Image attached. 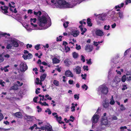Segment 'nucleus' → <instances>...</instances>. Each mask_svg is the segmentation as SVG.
Returning <instances> with one entry per match:
<instances>
[{"label": "nucleus", "mask_w": 131, "mask_h": 131, "mask_svg": "<svg viewBox=\"0 0 131 131\" xmlns=\"http://www.w3.org/2000/svg\"><path fill=\"white\" fill-rule=\"evenodd\" d=\"M46 2L48 4L51 5L53 8H72L74 6H71L64 1H58L57 0H46Z\"/></svg>", "instance_id": "obj_1"}, {"label": "nucleus", "mask_w": 131, "mask_h": 131, "mask_svg": "<svg viewBox=\"0 0 131 131\" xmlns=\"http://www.w3.org/2000/svg\"><path fill=\"white\" fill-rule=\"evenodd\" d=\"M38 20V25L39 26L42 27L41 28H40V29H46L51 25L50 19L48 16L43 15L39 17Z\"/></svg>", "instance_id": "obj_2"}, {"label": "nucleus", "mask_w": 131, "mask_h": 131, "mask_svg": "<svg viewBox=\"0 0 131 131\" xmlns=\"http://www.w3.org/2000/svg\"><path fill=\"white\" fill-rule=\"evenodd\" d=\"M36 21V18H31L30 19L31 26H29L27 24H23V25L26 30L28 31H30L32 30H40V28L38 27L37 25L35 24Z\"/></svg>", "instance_id": "obj_3"}, {"label": "nucleus", "mask_w": 131, "mask_h": 131, "mask_svg": "<svg viewBox=\"0 0 131 131\" xmlns=\"http://www.w3.org/2000/svg\"><path fill=\"white\" fill-rule=\"evenodd\" d=\"M8 42L10 43H8L7 45L6 48L8 49H13L14 48L17 47L19 46V41L15 38L10 37Z\"/></svg>", "instance_id": "obj_4"}, {"label": "nucleus", "mask_w": 131, "mask_h": 131, "mask_svg": "<svg viewBox=\"0 0 131 131\" xmlns=\"http://www.w3.org/2000/svg\"><path fill=\"white\" fill-rule=\"evenodd\" d=\"M108 88L104 85L100 86L98 89L99 93L102 94L104 95L107 94L108 92Z\"/></svg>", "instance_id": "obj_5"}, {"label": "nucleus", "mask_w": 131, "mask_h": 131, "mask_svg": "<svg viewBox=\"0 0 131 131\" xmlns=\"http://www.w3.org/2000/svg\"><path fill=\"white\" fill-rule=\"evenodd\" d=\"M110 123L108 121L107 119H105L103 118L101 120L100 128L102 129H104L105 128V127H102L103 125L105 126L106 127H108L110 126Z\"/></svg>", "instance_id": "obj_6"}, {"label": "nucleus", "mask_w": 131, "mask_h": 131, "mask_svg": "<svg viewBox=\"0 0 131 131\" xmlns=\"http://www.w3.org/2000/svg\"><path fill=\"white\" fill-rule=\"evenodd\" d=\"M19 70L22 72H24L28 69V67L25 62H21L19 65Z\"/></svg>", "instance_id": "obj_7"}, {"label": "nucleus", "mask_w": 131, "mask_h": 131, "mask_svg": "<svg viewBox=\"0 0 131 131\" xmlns=\"http://www.w3.org/2000/svg\"><path fill=\"white\" fill-rule=\"evenodd\" d=\"M99 111V109L97 110V111L95 113V114L92 117V127L93 126V125H94L93 123H97L99 120V117L98 115H97L96 114V113H97Z\"/></svg>", "instance_id": "obj_8"}, {"label": "nucleus", "mask_w": 131, "mask_h": 131, "mask_svg": "<svg viewBox=\"0 0 131 131\" xmlns=\"http://www.w3.org/2000/svg\"><path fill=\"white\" fill-rule=\"evenodd\" d=\"M52 115L54 116V117L56 118L57 121L60 124H61L63 123V122L61 121L62 117L61 116L58 117L57 114L56 113H53L52 114Z\"/></svg>", "instance_id": "obj_9"}, {"label": "nucleus", "mask_w": 131, "mask_h": 131, "mask_svg": "<svg viewBox=\"0 0 131 131\" xmlns=\"http://www.w3.org/2000/svg\"><path fill=\"white\" fill-rule=\"evenodd\" d=\"M95 32L96 35L98 36H102L104 34V32L102 30L98 29H95Z\"/></svg>", "instance_id": "obj_10"}, {"label": "nucleus", "mask_w": 131, "mask_h": 131, "mask_svg": "<svg viewBox=\"0 0 131 131\" xmlns=\"http://www.w3.org/2000/svg\"><path fill=\"white\" fill-rule=\"evenodd\" d=\"M73 71L75 72L77 74H79L81 73V68L79 66H77L75 67V68H73Z\"/></svg>", "instance_id": "obj_11"}, {"label": "nucleus", "mask_w": 131, "mask_h": 131, "mask_svg": "<svg viewBox=\"0 0 131 131\" xmlns=\"http://www.w3.org/2000/svg\"><path fill=\"white\" fill-rule=\"evenodd\" d=\"M93 47L92 45H87L85 47V50L87 52H90L92 51Z\"/></svg>", "instance_id": "obj_12"}, {"label": "nucleus", "mask_w": 131, "mask_h": 131, "mask_svg": "<svg viewBox=\"0 0 131 131\" xmlns=\"http://www.w3.org/2000/svg\"><path fill=\"white\" fill-rule=\"evenodd\" d=\"M32 54L30 53H29L28 54H24L23 55V57L24 59L25 60H26L27 59H29L32 58Z\"/></svg>", "instance_id": "obj_13"}, {"label": "nucleus", "mask_w": 131, "mask_h": 131, "mask_svg": "<svg viewBox=\"0 0 131 131\" xmlns=\"http://www.w3.org/2000/svg\"><path fill=\"white\" fill-rule=\"evenodd\" d=\"M79 32L78 30H73L70 32V34L72 35L74 37H76L78 36L79 34Z\"/></svg>", "instance_id": "obj_14"}, {"label": "nucleus", "mask_w": 131, "mask_h": 131, "mask_svg": "<svg viewBox=\"0 0 131 131\" xmlns=\"http://www.w3.org/2000/svg\"><path fill=\"white\" fill-rule=\"evenodd\" d=\"M25 118L28 121H32L35 117L33 116H31L27 115H26L25 116Z\"/></svg>", "instance_id": "obj_15"}, {"label": "nucleus", "mask_w": 131, "mask_h": 131, "mask_svg": "<svg viewBox=\"0 0 131 131\" xmlns=\"http://www.w3.org/2000/svg\"><path fill=\"white\" fill-rule=\"evenodd\" d=\"M65 75L67 77H73V75L71 71L69 70L66 71L65 73Z\"/></svg>", "instance_id": "obj_16"}, {"label": "nucleus", "mask_w": 131, "mask_h": 131, "mask_svg": "<svg viewBox=\"0 0 131 131\" xmlns=\"http://www.w3.org/2000/svg\"><path fill=\"white\" fill-rule=\"evenodd\" d=\"M1 8L3 13L6 14L8 13L7 10L8 9V8L6 6H1Z\"/></svg>", "instance_id": "obj_17"}, {"label": "nucleus", "mask_w": 131, "mask_h": 131, "mask_svg": "<svg viewBox=\"0 0 131 131\" xmlns=\"http://www.w3.org/2000/svg\"><path fill=\"white\" fill-rule=\"evenodd\" d=\"M106 15L105 14H102L99 15V17L101 20H104L106 19Z\"/></svg>", "instance_id": "obj_18"}, {"label": "nucleus", "mask_w": 131, "mask_h": 131, "mask_svg": "<svg viewBox=\"0 0 131 131\" xmlns=\"http://www.w3.org/2000/svg\"><path fill=\"white\" fill-rule=\"evenodd\" d=\"M124 5V3H122L121 4H119V5L116 6L115 7V9H117L116 10L117 11H118L120 10V9H117L118 8H121L123 7V5Z\"/></svg>", "instance_id": "obj_19"}, {"label": "nucleus", "mask_w": 131, "mask_h": 131, "mask_svg": "<svg viewBox=\"0 0 131 131\" xmlns=\"http://www.w3.org/2000/svg\"><path fill=\"white\" fill-rule=\"evenodd\" d=\"M79 28L81 29V31L82 32L81 34L82 35H83L84 33L86 31L87 29L85 28H82V25H81L79 26Z\"/></svg>", "instance_id": "obj_20"}, {"label": "nucleus", "mask_w": 131, "mask_h": 131, "mask_svg": "<svg viewBox=\"0 0 131 131\" xmlns=\"http://www.w3.org/2000/svg\"><path fill=\"white\" fill-rule=\"evenodd\" d=\"M116 15L118 16L120 19H123L124 17L123 13L122 12H119L116 13Z\"/></svg>", "instance_id": "obj_21"}, {"label": "nucleus", "mask_w": 131, "mask_h": 131, "mask_svg": "<svg viewBox=\"0 0 131 131\" xmlns=\"http://www.w3.org/2000/svg\"><path fill=\"white\" fill-rule=\"evenodd\" d=\"M14 115L16 117L18 118H20L22 116L21 113L20 112H17L15 113H14Z\"/></svg>", "instance_id": "obj_22"}, {"label": "nucleus", "mask_w": 131, "mask_h": 131, "mask_svg": "<svg viewBox=\"0 0 131 131\" xmlns=\"http://www.w3.org/2000/svg\"><path fill=\"white\" fill-rule=\"evenodd\" d=\"M71 105L72 106L71 107V111L72 112H73L75 111V107L77 105V104H74L73 103H72L71 104Z\"/></svg>", "instance_id": "obj_23"}, {"label": "nucleus", "mask_w": 131, "mask_h": 131, "mask_svg": "<svg viewBox=\"0 0 131 131\" xmlns=\"http://www.w3.org/2000/svg\"><path fill=\"white\" fill-rule=\"evenodd\" d=\"M52 62L53 63H58L60 62V60L56 58H54L52 59Z\"/></svg>", "instance_id": "obj_24"}, {"label": "nucleus", "mask_w": 131, "mask_h": 131, "mask_svg": "<svg viewBox=\"0 0 131 131\" xmlns=\"http://www.w3.org/2000/svg\"><path fill=\"white\" fill-rule=\"evenodd\" d=\"M45 130L46 131H51L52 130V128L51 126H45Z\"/></svg>", "instance_id": "obj_25"}, {"label": "nucleus", "mask_w": 131, "mask_h": 131, "mask_svg": "<svg viewBox=\"0 0 131 131\" xmlns=\"http://www.w3.org/2000/svg\"><path fill=\"white\" fill-rule=\"evenodd\" d=\"M114 80L116 83H117L120 81L121 79L118 77H116L114 79Z\"/></svg>", "instance_id": "obj_26"}, {"label": "nucleus", "mask_w": 131, "mask_h": 131, "mask_svg": "<svg viewBox=\"0 0 131 131\" xmlns=\"http://www.w3.org/2000/svg\"><path fill=\"white\" fill-rule=\"evenodd\" d=\"M34 15L39 16L41 15V12L40 11H38V12L34 11Z\"/></svg>", "instance_id": "obj_27"}, {"label": "nucleus", "mask_w": 131, "mask_h": 131, "mask_svg": "<svg viewBox=\"0 0 131 131\" xmlns=\"http://www.w3.org/2000/svg\"><path fill=\"white\" fill-rule=\"evenodd\" d=\"M72 56L73 58H76L78 57L79 55L78 53L75 52H74L72 53Z\"/></svg>", "instance_id": "obj_28"}, {"label": "nucleus", "mask_w": 131, "mask_h": 131, "mask_svg": "<svg viewBox=\"0 0 131 131\" xmlns=\"http://www.w3.org/2000/svg\"><path fill=\"white\" fill-rule=\"evenodd\" d=\"M110 101L109 102L110 104L112 105H113L114 104L115 102L114 100L113 96H112L111 98L110 99Z\"/></svg>", "instance_id": "obj_29"}, {"label": "nucleus", "mask_w": 131, "mask_h": 131, "mask_svg": "<svg viewBox=\"0 0 131 131\" xmlns=\"http://www.w3.org/2000/svg\"><path fill=\"white\" fill-rule=\"evenodd\" d=\"M47 76V74H43L40 77V79L41 81H43Z\"/></svg>", "instance_id": "obj_30"}, {"label": "nucleus", "mask_w": 131, "mask_h": 131, "mask_svg": "<svg viewBox=\"0 0 131 131\" xmlns=\"http://www.w3.org/2000/svg\"><path fill=\"white\" fill-rule=\"evenodd\" d=\"M15 3L13 2H11L9 4V6L10 8H14L15 7V6L14 5Z\"/></svg>", "instance_id": "obj_31"}, {"label": "nucleus", "mask_w": 131, "mask_h": 131, "mask_svg": "<svg viewBox=\"0 0 131 131\" xmlns=\"http://www.w3.org/2000/svg\"><path fill=\"white\" fill-rule=\"evenodd\" d=\"M126 79L127 80H131V74H126Z\"/></svg>", "instance_id": "obj_32"}, {"label": "nucleus", "mask_w": 131, "mask_h": 131, "mask_svg": "<svg viewBox=\"0 0 131 131\" xmlns=\"http://www.w3.org/2000/svg\"><path fill=\"white\" fill-rule=\"evenodd\" d=\"M90 19L88 18L87 19V23L88 24V26L90 27L92 25V24L90 21Z\"/></svg>", "instance_id": "obj_33"}, {"label": "nucleus", "mask_w": 131, "mask_h": 131, "mask_svg": "<svg viewBox=\"0 0 131 131\" xmlns=\"http://www.w3.org/2000/svg\"><path fill=\"white\" fill-rule=\"evenodd\" d=\"M103 41L102 40L101 41H99L98 42L94 41L93 42V44L96 46H97L98 45H99L100 43H102Z\"/></svg>", "instance_id": "obj_34"}, {"label": "nucleus", "mask_w": 131, "mask_h": 131, "mask_svg": "<svg viewBox=\"0 0 131 131\" xmlns=\"http://www.w3.org/2000/svg\"><path fill=\"white\" fill-rule=\"evenodd\" d=\"M69 22L68 21H64L63 24V25L65 28H67L68 26V24H69Z\"/></svg>", "instance_id": "obj_35"}, {"label": "nucleus", "mask_w": 131, "mask_h": 131, "mask_svg": "<svg viewBox=\"0 0 131 131\" xmlns=\"http://www.w3.org/2000/svg\"><path fill=\"white\" fill-rule=\"evenodd\" d=\"M64 62L65 64L67 66H69V59H66L64 60Z\"/></svg>", "instance_id": "obj_36"}, {"label": "nucleus", "mask_w": 131, "mask_h": 131, "mask_svg": "<svg viewBox=\"0 0 131 131\" xmlns=\"http://www.w3.org/2000/svg\"><path fill=\"white\" fill-rule=\"evenodd\" d=\"M18 85L16 84L14 86L11 87V89H13L14 90H17L18 89Z\"/></svg>", "instance_id": "obj_37"}, {"label": "nucleus", "mask_w": 131, "mask_h": 131, "mask_svg": "<svg viewBox=\"0 0 131 131\" xmlns=\"http://www.w3.org/2000/svg\"><path fill=\"white\" fill-rule=\"evenodd\" d=\"M120 109L121 111H123L126 110V108L123 104H121L120 105Z\"/></svg>", "instance_id": "obj_38"}, {"label": "nucleus", "mask_w": 131, "mask_h": 131, "mask_svg": "<svg viewBox=\"0 0 131 131\" xmlns=\"http://www.w3.org/2000/svg\"><path fill=\"white\" fill-rule=\"evenodd\" d=\"M39 103H40L42 105H44L45 106H48V104H47L46 102H44L43 103H42L40 101L39 102Z\"/></svg>", "instance_id": "obj_39"}, {"label": "nucleus", "mask_w": 131, "mask_h": 131, "mask_svg": "<svg viewBox=\"0 0 131 131\" xmlns=\"http://www.w3.org/2000/svg\"><path fill=\"white\" fill-rule=\"evenodd\" d=\"M103 105L105 108H107L109 105L108 103H106V102H104L103 103Z\"/></svg>", "instance_id": "obj_40"}, {"label": "nucleus", "mask_w": 131, "mask_h": 131, "mask_svg": "<svg viewBox=\"0 0 131 131\" xmlns=\"http://www.w3.org/2000/svg\"><path fill=\"white\" fill-rule=\"evenodd\" d=\"M126 79V75H124L122 78V81L123 82H124Z\"/></svg>", "instance_id": "obj_41"}, {"label": "nucleus", "mask_w": 131, "mask_h": 131, "mask_svg": "<svg viewBox=\"0 0 131 131\" xmlns=\"http://www.w3.org/2000/svg\"><path fill=\"white\" fill-rule=\"evenodd\" d=\"M110 28V26L109 25H105L104 26V29L105 30H108Z\"/></svg>", "instance_id": "obj_42"}, {"label": "nucleus", "mask_w": 131, "mask_h": 131, "mask_svg": "<svg viewBox=\"0 0 131 131\" xmlns=\"http://www.w3.org/2000/svg\"><path fill=\"white\" fill-rule=\"evenodd\" d=\"M53 84L56 86H58L59 84V82L58 81L54 80L53 82Z\"/></svg>", "instance_id": "obj_43"}, {"label": "nucleus", "mask_w": 131, "mask_h": 131, "mask_svg": "<svg viewBox=\"0 0 131 131\" xmlns=\"http://www.w3.org/2000/svg\"><path fill=\"white\" fill-rule=\"evenodd\" d=\"M70 119H70L69 120H68L66 122H67V123L69 122V121H71L72 122H73V121L74 120V117L73 116H70Z\"/></svg>", "instance_id": "obj_44"}, {"label": "nucleus", "mask_w": 131, "mask_h": 131, "mask_svg": "<svg viewBox=\"0 0 131 131\" xmlns=\"http://www.w3.org/2000/svg\"><path fill=\"white\" fill-rule=\"evenodd\" d=\"M6 35H7L8 36H10V35L9 34H7L6 33L3 34L2 32H0V37H1L2 36H5Z\"/></svg>", "instance_id": "obj_45"}, {"label": "nucleus", "mask_w": 131, "mask_h": 131, "mask_svg": "<svg viewBox=\"0 0 131 131\" xmlns=\"http://www.w3.org/2000/svg\"><path fill=\"white\" fill-rule=\"evenodd\" d=\"M1 69L2 71L4 70L5 72H8V69L5 67L4 68H1Z\"/></svg>", "instance_id": "obj_46"}, {"label": "nucleus", "mask_w": 131, "mask_h": 131, "mask_svg": "<svg viewBox=\"0 0 131 131\" xmlns=\"http://www.w3.org/2000/svg\"><path fill=\"white\" fill-rule=\"evenodd\" d=\"M82 87L83 89H85V90H87L88 88V86L85 84H84L82 86Z\"/></svg>", "instance_id": "obj_47"}, {"label": "nucleus", "mask_w": 131, "mask_h": 131, "mask_svg": "<svg viewBox=\"0 0 131 131\" xmlns=\"http://www.w3.org/2000/svg\"><path fill=\"white\" fill-rule=\"evenodd\" d=\"M9 9L12 12H14L15 13H16L17 12V11L15 8H14V10L12 9V8H10Z\"/></svg>", "instance_id": "obj_48"}, {"label": "nucleus", "mask_w": 131, "mask_h": 131, "mask_svg": "<svg viewBox=\"0 0 131 131\" xmlns=\"http://www.w3.org/2000/svg\"><path fill=\"white\" fill-rule=\"evenodd\" d=\"M5 82L3 81V80L0 79V85H1L2 86H4V84Z\"/></svg>", "instance_id": "obj_49"}, {"label": "nucleus", "mask_w": 131, "mask_h": 131, "mask_svg": "<svg viewBox=\"0 0 131 131\" xmlns=\"http://www.w3.org/2000/svg\"><path fill=\"white\" fill-rule=\"evenodd\" d=\"M65 47V50L66 52H67L68 51H70V48L69 47Z\"/></svg>", "instance_id": "obj_50"}, {"label": "nucleus", "mask_w": 131, "mask_h": 131, "mask_svg": "<svg viewBox=\"0 0 131 131\" xmlns=\"http://www.w3.org/2000/svg\"><path fill=\"white\" fill-rule=\"evenodd\" d=\"M45 97L46 98H47V99L48 100H52V98L50 97H49V95L48 94L46 95Z\"/></svg>", "instance_id": "obj_51"}, {"label": "nucleus", "mask_w": 131, "mask_h": 131, "mask_svg": "<svg viewBox=\"0 0 131 131\" xmlns=\"http://www.w3.org/2000/svg\"><path fill=\"white\" fill-rule=\"evenodd\" d=\"M86 61H87V63L88 64H92V62H91V59H90L89 60L88 59L86 60Z\"/></svg>", "instance_id": "obj_52"}, {"label": "nucleus", "mask_w": 131, "mask_h": 131, "mask_svg": "<svg viewBox=\"0 0 131 131\" xmlns=\"http://www.w3.org/2000/svg\"><path fill=\"white\" fill-rule=\"evenodd\" d=\"M81 76L82 77L83 79L85 80L86 79V77L87 76L86 74H82L81 75Z\"/></svg>", "instance_id": "obj_53"}, {"label": "nucleus", "mask_w": 131, "mask_h": 131, "mask_svg": "<svg viewBox=\"0 0 131 131\" xmlns=\"http://www.w3.org/2000/svg\"><path fill=\"white\" fill-rule=\"evenodd\" d=\"M127 85H123V88L122 89V90H124L125 89H127Z\"/></svg>", "instance_id": "obj_54"}, {"label": "nucleus", "mask_w": 131, "mask_h": 131, "mask_svg": "<svg viewBox=\"0 0 131 131\" xmlns=\"http://www.w3.org/2000/svg\"><path fill=\"white\" fill-rule=\"evenodd\" d=\"M40 46V44L37 45L35 46V48L37 50H38Z\"/></svg>", "instance_id": "obj_55"}, {"label": "nucleus", "mask_w": 131, "mask_h": 131, "mask_svg": "<svg viewBox=\"0 0 131 131\" xmlns=\"http://www.w3.org/2000/svg\"><path fill=\"white\" fill-rule=\"evenodd\" d=\"M112 118L113 120H116L117 119V117L114 115H113L112 116Z\"/></svg>", "instance_id": "obj_56"}, {"label": "nucleus", "mask_w": 131, "mask_h": 131, "mask_svg": "<svg viewBox=\"0 0 131 131\" xmlns=\"http://www.w3.org/2000/svg\"><path fill=\"white\" fill-rule=\"evenodd\" d=\"M37 108L38 109L37 111L38 112H41V111L42 109L39 106H37Z\"/></svg>", "instance_id": "obj_57"}, {"label": "nucleus", "mask_w": 131, "mask_h": 131, "mask_svg": "<svg viewBox=\"0 0 131 131\" xmlns=\"http://www.w3.org/2000/svg\"><path fill=\"white\" fill-rule=\"evenodd\" d=\"M40 72H43L45 71V70L43 69V67L42 66H40Z\"/></svg>", "instance_id": "obj_58"}, {"label": "nucleus", "mask_w": 131, "mask_h": 131, "mask_svg": "<svg viewBox=\"0 0 131 131\" xmlns=\"http://www.w3.org/2000/svg\"><path fill=\"white\" fill-rule=\"evenodd\" d=\"M45 112H48L49 114H50L51 113V111L49 109H47L45 111Z\"/></svg>", "instance_id": "obj_59"}, {"label": "nucleus", "mask_w": 131, "mask_h": 131, "mask_svg": "<svg viewBox=\"0 0 131 131\" xmlns=\"http://www.w3.org/2000/svg\"><path fill=\"white\" fill-rule=\"evenodd\" d=\"M126 5H127L128 4L131 3V0H126L125 1Z\"/></svg>", "instance_id": "obj_60"}, {"label": "nucleus", "mask_w": 131, "mask_h": 131, "mask_svg": "<svg viewBox=\"0 0 131 131\" xmlns=\"http://www.w3.org/2000/svg\"><path fill=\"white\" fill-rule=\"evenodd\" d=\"M81 60L83 61V62H85V58L83 55H81Z\"/></svg>", "instance_id": "obj_61"}, {"label": "nucleus", "mask_w": 131, "mask_h": 131, "mask_svg": "<svg viewBox=\"0 0 131 131\" xmlns=\"http://www.w3.org/2000/svg\"><path fill=\"white\" fill-rule=\"evenodd\" d=\"M84 20H85V19H83V20L80 21V23L81 24V25H82L83 24V23L84 24H86V22H84Z\"/></svg>", "instance_id": "obj_62"}, {"label": "nucleus", "mask_w": 131, "mask_h": 131, "mask_svg": "<svg viewBox=\"0 0 131 131\" xmlns=\"http://www.w3.org/2000/svg\"><path fill=\"white\" fill-rule=\"evenodd\" d=\"M62 36H59V37H57V41H61V38Z\"/></svg>", "instance_id": "obj_63"}, {"label": "nucleus", "mask_w": 131, "mask_h": 131, "mask_svg": "<svg viewBox=\"0 0 131 131\" xmlns=\"http://www.w3.org/2000/svg\"><path fill=\"white\" fill-rule=\"evenodd\" d=\"M129 49H128L125 51L124 53V56H126L127 54L129 52Z\"/></svg>", "instance_id": "obj_64"}]
</instances>
